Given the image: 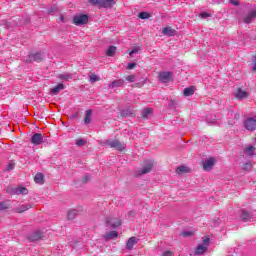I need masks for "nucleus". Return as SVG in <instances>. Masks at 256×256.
I'll return each instance as SVG.
<instances>
[{"label": "nucleus", "instance_id": "1", "mask_svg": "<svg viewBox=\"0 0 256 256\" xmlns=\"http://www.w3.org/2000/svg\"><path fill=\"white\" fill-rule=\"evenodd\" d=\"M209 243H210L209 238H203L202 243L196 247L194 254L203 255V253H205L209 248Z\"/></svg>", "mask_w": 256, "mask_h": 256}, {"label": "nucleus", "instance_id": "2", "mask_svg": "<svg viewBox=\"0 0 256 256\" xmlns=\"http://www.w3.org/2000/svg\"><path fill=\"white\" fill-rule=\"evenodd\" d=\"M74 25H87L89 23V16L86 14H77L73 17Z\"/></svg>", "mask_w": 256, "mask_h": 256}, {"label": "nucleus", "instance_id": "3", "mask_svg": "<svg viewBox=\"0 0 256 256\" xmlns=\"http://www.w3.org/2000/svg\"><path fill=\"white\" fill-rule=\"evenodd\" d=\"M244 127L247 131H255L256 129V119L253 117H248L244 120Z\"/></svg>", "mask_w": 256, "mask_h": 256}, {"label": "nucleus", "instance_id": "4", "mask_svg": "<svg viewBox=\"0 0 256 256\" xmlns=\"http://www.w3.org/2000/svg\"><path fill=\"white\" fill-rule=\"evenodd\" d=\"M107 145L112 149H116L117 151H123L125 149V144H121L118 140H111L107 142Z\"/></svg>", "mask_w": 256, "mask_h": 256}, {"label": "nucleus", "instance_id": "5", "mask_svg": "<svg viewBox=\"0 0 256 256\" xmlns=\"http://www.w3.org/2000/svg\"><path fill=\"white\" fill-rule=\"evenodd\" d=\"M214 166H215V158L213 157H210L203 162L204 171H211V169H213Z\"/></svg>", "mask_w": 256, "mask_h": 256}, {"label": "nucleus", "instance_id": "6", "mask_svg": "<svg viewBox=\"0 0 256 256\" xmlns=\"http://www.w3.org/2000/svg\"><path fill=\"white\" fill-rule=\"evenodd\" d=\"M153 169V161L148 160L146 161L145 166L138 172V175H146V173H151Z\"/></svg>", "mask_w": 256, "mask_h": 256}, {"label": "nucleus", "instance_id": "7", "mask_svg": "<svg viewBox=\"0 0 256 256\" xmlns=\"http://www.w3.org/2000/svg\"><path fill=\"white\" fill-rule=\"evenodd\" d=\"M106 225L107 227H112V229H115V227H120L121 220L119 218H107Z\"/></svg>", "mask_w": 256, "mask_h": 256}, {"label": "nucleus", "instance_id": "8", "mask_svg": "<svg viewBox=\"0 0 256 256\" xmlns=\"http://www.w3.org/2000/svg\"><path fill=\"white\" fill-rule=\"evenodd\" d=\"M236 99L242 101V99H247L249 97V93L241 88H238L235 92Z\"/></svg>", "mask_w": 256, "mask_h": 256}, {"label": "nucleus", "instance_id": "9", "mask_svg": "<svg viewBox=\"0 0 256 256\" xmlns=\"http://www.w3.org/2000/svg\"><path fill=\"white\" fill-rule=\"evenodd\" d=\"M172 73L171 72H161L159 74V80L162 83H169L171 81V77H172Z\"/></svg>", "mask_w": 256, "mask_h": 256}, {"label": "nucleus", "instance_id": "10", "mask_svg": "<svg viewBox=\"0 0 256 256\" xmlns=\"http://www.w3.org/2000/svg\"><path fill=\"white\" fill-rule=\"evenodd\" d=\"M10 193H12V195H27V193H29V190H27L23 186H18L14 188Z\"/></svg>", "mask_w": 256, "mask_h": 256}, {"label": "nucleus", "instance_id": "11", "mask_svg": "<svg viewBox=\"0 0 256 256\" xmlns=\"http://www.w3.org/2000/svg\"><path fill=\"white\" fill-rule=\"evenodd\" d=\"M162 33L167 37H175V35H177V30L171 28V26H167L162 29Z\"/></svg>", "mask_w": 256, "mask_h": 256}, {"label": "nucleus", "instance_id": "12", "mask_svg": "<svg viewBox=\"0 0 256 256\" xmlns=\"http://www.w3.org/2000/svg\"><path fill=\"white\" fill-rule=\"evenodd\" d=\"M31 143H33V145H41V143H43V135L40 133H35L31 137Z\"/></svg>", "mask_w": 256, "mask_h": 256}, {"label": "nucleus", "instance_id": "13", "mask_svg": "<svg viewBox=\"0 0 256 256\" xmlns=\"http://www.w3.org/2000/svg\"><path fill=\"white\" fill-rule=\"evenodd\" d=\"M228 117L231 120H228V125H235L237 121H239V114L234 113V112H229Z\"/></svg>", "mask_w": 256, "mask_h": 256}, {"label": "nucleus", "instance_id": "14", "mask_svg": "<svg viewBox=\"0 0 256 256\" xmlns=\"http://www.w3.org/2000/svg\"><path fill=\"white\" fill-rule=\"evenodd\" d=\"M43 237V234L40 231L33 232L28 236V241L33 243V241H39Z\"/></svg>", "mask_w": 256, "mask_h": 256}, {"label": "nucleus", "instance_id": "15", "mask_svg": "<svg viewBox=\"0 0 256 256\" xmlns=\"http://www.w3.org/2000/svg\"><path fill=\"white\" fill-rule=\"evenodd\" d=\"M117 2L115 0H101L100 7H104L105 9H109L113 7Z\"/></svg>", "mask_w": 256, "mask_h": 256}, {"label": "nucleus", "instance_id": "16", "mask_svg": "<svg viewBox=\"0 0 256 256\" xmlns=\"http://www.w3.org/2000/svg\"><path fill=\"white\" fill-rule=\"evenodd\" d=\"M43 59H45V55H43V53L41 52L30 55V61L39 62V61H43Z\"/></svg>", "mask_w": 256, "mask_h": 256}, {"label": "nucleus", "instance_id": "17", "mask_svg": "<svg viewBox=\"0 0 256 256\" xmlns=\"http://www.w3.org/2000/svg\"><path fill=\"white\" fill-rule=\"evenodd\" d=\"M125 85V80L119 79V80H114L112 83L109 84L110 89H115V87H123Z\"/></svg>", "mask_w": 256, "mask_h": 256}, {"label": "nucleus", "instance_id": "18", "mask_svg": "<svg viewBox=\"0 0 256 256\" xmlns=\"http://www.w3.org/2000/svg\"><path fill=\"white\" fill-rule=\"evenodd\" d=\"M137 243H138V240L136 237L129 238L126 244V249H129V250L133 249V247H135Z\"/></svg>", "mask_w": 256, "mask_h": 256}, {"label": "nucleus", "instance_id": "19", "mask_svg": "<svg viewBox=\"0 0 256 256\" xmlns=\"http://www.w3.org/2000/svg\"><path fill=\"white\" fill-rule=\"evenodd\" d=\"M176 173H178V175H183L185 173H191V168L182 165L176 169Z\"/></svg>", "mask_w": 256, "mask_h": 256}, {"label": "nucleus", "instance_id": "20", "mask_svg": "<svg viewBox=\"0 0 256 256\" xmlns=\"http://www.w3.org/2000/svg\"><path fill=\"white\" fill-rule=\"evenodd\" d=\"M256 18V10H252L245 18L244 23H251Z\"/></svg>", "mask_w": 256, "mask_h": 256}, {"label": "nucleus", "instance_id": "21", "mask_svg": "<svg viewBox=\"0 0 256 256\" xmlns=\"http://www.w3.org/2000/svg\"><path fill=\"white\" fill-rule=\"evenodd\" d=\"M63 89H65V85L60 83L56 87L52 88L50 93H52V95H57L59 92L63 91Z\"/></svg>", "mask_w": 256, "mask_h": 256}, {"label": "nucleus", "instance_id": "22", "mask_svg": "<svg viewBox=\"0 0 256 256\" xmlns=\"http://www.w3.org/2000/svg\"><path fill=\"white\" fill-rule=\"evenodd\" d=\"M34 181L39 185H43V183H45V176H43L42 173H37L34 177Z\"/></svg>", "mask_w": 256, "mask_h": 256}, {"label": "nucleus", "instance_id": "23", "mask_svg": "<svg viewBox=\"0 0 256 256\" xmlns=\"http://www.w3.org/2000/svg\"><path fill=\"white\" fill-rule=\"evenodd\" d=\"M240 219L241 221H251V214L245 210H241Z\"/></svg>", "mask_w": 256, "mask_h": 256}, {"label": "nucleus", "instance_id": "24", "mask_svg": "<svg viewBox=\"0 0 256 256\" xmlns=\"http://www.w3.org/2000/svg\"><path fill=\"white\" fill-rule=\"evenodd\" d=\"M244 153L246 157H253L255 155V147L253 146H248L245 150Z\"/></svg>", "mask_w": 256, "mask_h": 256}, {"label": "nucleus", "instance_id": "25", "mask_svg": "<svg viewBox=\"0 0 256 256\" xmlns=\"http://www.w3.org/2000/svg\"><path fill=\"white\" fill-rule=\"evenodd\" d=\"M31 209V204H22L18 208H16L17 213H24V211H28Z\"/></svg>", "mask_w": 256, "mask_h": 256}, {"label": "nucleus", "instance_id": "26", "mask_svg": "<svg viewBox=\"0 0 256 256\" xmlns=\"http://www.w3.org/2000/svg\"><path fill=\"white\" fill-rule=\"evenodd\" d=\"M195 93V87L190 86L184 89V97H191Z\"/></svg>", "mask_w": 256, "mask_h": 256}, {"label": "nucleus", "instance_id": "27", "mask_svg": "<svg viewBox=\"0 0 256 256\" xmlns=\"http://www.w3.org/2000/svg\"><path fill=\"white\" fill-rule=\"evenodd\" d=\"M104 237L105 239H115L116 237H119V233L117 231H111L106 233Z\"/></svg>", "mask_w": 256, "mask_h": 256}, {"label": "nucleus", "instance_id": "28", "mask_svg": "<svg viewBox=\"0 0 256 256\" xmlns=\"http://www.w3.org/2000/svg\"><path fill=\"white\" fill-rule=\"evenodd\" d=\"M117 52V47L115 46H110L107 51L106 54L108 57H113V55H115V53Z\"/></svg>", "mask_w": 256, "mask_h": 256}, {"label": "nucleus", "instance_id": "29", "mask_svg": "<svg viewBox=\"0 0 256 256\" xmlns=\"http://www.w3.org/2000/svg\"><path fill=\"white\" fill-rule=\"evenodd\" d=\"M91 115H92L91 110H87L84 117V123L86 125H89V123H91Z\"/></svg>", "mask_w": 256, "mask_h": 256}, {"label": "nucleus", "instance_id": "30", "mask_svg": "<svg viewBox=\"0 0 256 256\" xmlns=\"http://www.w3.org/2000/svg\"><path fill=\"white\" fill-rule=\"evenodd\" d=\"M153 113V109L151 108H145L142 112V117H144L145 119H147V117H149V115H151Z\"/></svg>", "mask_w": 256, "mask_h": 256}, {"label": "nucleus", "instance_id": "31", "mask_svg": "<svg viewBox=\"0 0 256 256\" xmlns=\"http://www.w3.org/2000/svg\"><path fill=\"white\" fill-rule=\"evenodd\" d=\"M59 78L64 81H71V79H73V74H60Z\"/></svg>", "mask_w": 256, "mask_h": 256}, {"label": "nucleus", "instance_id": "32", "mask_svg": "<svg viewBox=\"0 0 256 256\" xmlns=\"http://www.w3.org/2000/svg\"><path fill=\"white\" fill-rule=\"evenodd\" d=\"M138 17L140 19H149V17H151V14H149V12H140Z\"/></svg>", "mask_w": 256, "mask_h": 256}, {"label": "nucleus", "instance_id": "33", "mask_svg": "<svg viewBox=\"0 0 256 256\" xmlns=\"http://www.w3.org/2000/svg\"><path fill=\"white\" fill-rule=\"evenodd\" d=\"M139 51H141L140 46L133 47L132 50L130 51V57H133V55L139 53Z\"/></svg>", "mask_w": 256, "mask_h": 256}, {"label": "nucleus", "instance_id": "34", "mask_svg": "<svg viewBox=\"0 0 256 256\" xmlns=\"http://www.w3.org/2000/svg\"><path fill=\"white\" fill-rule=\"evenodd\" d=\"M252 168H253V164L251 162H247L243 166L244 171H251Z\"/></svg>", "mask_w": 256, "mask_h": 256}, {"label": "nucleus", "instance_id": "35", "mask_svg": "<svg viewBox=\"0 0 256 256\" xmlns=\"http://www.w3.org/2000/svg\"><path fill=\"white\" fill-rule=\"evenodd\" d=\"M9 209V204L7 202H0V211H5Z\"/></svg>", "mask_w": 256, "mask_h": 256}, {"label": "nucleus", "instance_id": "36", "mask_svg": "<svg viewBox=\"0 0 256 256\" xmlns=\"http://www.w3.org/2000/svg\"><path fill=\"white\" fill-rule=\"evenodd\" d=\"M99 76L95 75V74H92L90 76V83H97V81H99Z\"/></svg>", "mask_w": 256, "mask_h": 256}, {"label": "nucleus", "instance_id": "37", "mask_svg": "<svg viewBox=\"0 0 256 256\" xmlns=\"http://www.w3.org/2000/svg\"><path fill=\"white\" fill-rule=\"evenodd\" d=\"M15 169V162L11 161L6 167V171H13Z\"/></svg>", "mask_w": 256, "mask_h": 256}, {"label": "nucleus", "instance_id": "38", "mask_svg": "<svg viewBox=\"0 0 256 256\" xmlns=\"http://www.w3.org/2000/svg\"><path fill=\"white\" fill-rule=\"evenodd\" d=\"M77 215V211L75 210H70L68 212V219H75V216Z\"/></svg>", "mask_w": 256, "mask_h": 256}, {"label": "nucleus", "instance_id": "39", "mask_svg": "<svg viewBox=\"0 0 256 256\" xmlns=\"http://www.w3.org/2000/svg\"><path fill=\"white\" fill-rule=\"evenodd\" d=\"M193 235V231H183L181 232V237H191Z\"/></svg>", "mask_w": 256, "mask_h": 256}, {"label": "nucleus", "instance_id": "40", "mask_svg": "<svg viewBox=\"0 0 256 256\" xmlns=\"http://www.w3.org/2000/svg\"><path fill=\"white\" fill-rule=\"evenodd\" d=\"M85 143H87L84 139H78L76 140V145L78 147H83V145H85Z\"/></svg>", "mask_w": 256, "mask_h": 256}, {"label": "nucleus", "instance_id": "41", "mask_svg": "<svg viewBox=\"0 0 256 256\" xmlns=\"http://www.w3.org/2000/svg\"><path fill=\"white\" fill-rule=\"evenodd\" d=\"M90 5H99L101 7V0H89Z\"/></svg>", "mask_w": 256, "mask_h": 256}, {"label": "nucleus", "instance_id": "42", "mask_svg": "<svg viewBox=\"0 0 256 256\" xmlns=\"http://www.w3.org/2000/svg\"><path fill=\"white\" fill-rule=\"evenodd\" d=\"M126 81H128L129 83H134L135 82V75L127 76Z\"/></svg>", "mask_w": 256, "mask_h": 256}, {"label": "nucleus", "instance_id": "43", "mask_svg": "<svg viewBox=\"0 0 256 256\" xmlns=\"http://www.w3.org/2000/svg\"><path fill=\"white\" fill-rule=\"evenodd\" d=\"M135 67H137V63H135V62L129 63V64L127 65V69H128L129 71H131V69H135Z\"/></svg>", "mask_w": 256, "mask_h": 256}, {"label": "nucleus", "instance_id": "44", "mask_svg": "<svg viewBox=\"0 0 256 256\" xmlns=\"http://www.w3.org/2000/svg\"><path fill=\"white\" fill-rule=\"evenodd\" d=\"M129 115H131V112L129 110H123L121 112L122 117H129Z\"/></svg>", "mask_w": 256, "mask_h": 256}, {"label": "nucleus", "instance_id": "45", "mask_svg": "<svg viewBox=\"0 0 256 256\" xmlns=\"http://www.w3.org/2000/svg\"><path fill=\"white\" fill-rule=\"evenodd\" d=\"M252 70L256 71V56H253L252 58Z\"/></svg>", "mask_w": 256, "mask_h": 256}, {"label": "nucleus", "instance_id": "46", "mask_svg": "<svg viewBox=\"0 0 256 256\" xmlns=\"http://www.w3.org/2000/svg\"><path fill=\"white\" fill-rule=\"evenodd\" d=\"M200 17H201L202 19H205V18H207V17H211V15H210L209 13H207V12H202V13H200Z\"/></svg>", "mask_w": 256, "mask_h": 256}, {"label": "nucleus", "instance_id": "47", "mask_svg": "<svg viewBox=\"0 0 256 256\" xmlns=\"http://www.w3.org/2000/svg\"><path fill=\"white\" fill-rule=\"evenodd\" d=\"M230 3H232V5H235V7H237L239 5L238 0H230Z\"/></svg>", "mask_w": 256, "mask_h": 256}, {"label": "nucleus", "instance_id": "48", "mask_svg": "<svg viewBox=\"0 0 256 256\" xmlns=\"http://www.w3.org/2000/svg\"><path fill=\"white\" fill-rule=\"evenodd\" d=\"M163 256H173V252L166 251V252L163 253Z\"/></svg>", "mask_w": 256, "mask_h": 256}, {"label": "nucleus", "instance_id": "49", "mask_svg": "<svg viewBox=\"0 0 256 256\" xmlns=\"http://www.w3.org/2000/svg\"><path fill=\"white\" fill-rule=\"evenodd\" d=\"M207 122H208L210 125H214L215 120L210 121L209 118H207Z\"/></svg>", "mask_w": 256, "mask_h": 256}, {"label": "nucleus", "instance_id": "50", "mask_svg": "<svg viewBox=\"0 0 256 256\" xmlns=\"http://www.w3.org/2000/svg\"><path fill=\"white\" fill-rule=\"evenodd\" d=\"M60 21H61L62 23H65V18H64L63 16H60Z\"/></svg>", "mask_w": 256, "mask_h": 256}]
</instances>
